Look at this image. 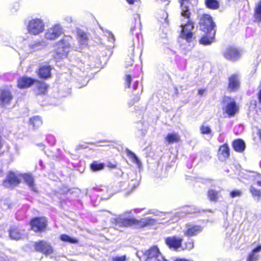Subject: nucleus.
<instances>
[{
	"mask_svg": "<svg viewBox=\"0 0 261 261\" xmlns=\"http://www.w3.org/2000/svg\"><path fill=\"white\" fill-rule=\"evenodd\" d=\"M144 208H134L126 211L120 214L117 217L113 219L112 222L115 223L119 227H129L134 226H139L141 227H150L155 225L157 224V220L154 218L150 217L145 219H137L134 217H130L132 212L138 214L141 213Z\"/></svg>",
	"mask_w": 261,
	"mask_h": 261,
	"instance_id": "nucleus-1",
	"label": "nucleus"
},
{
	"mask_svg": "<svg viewBox=\"0 0 261 261\" xmlns=\"http://www.w3.org/2000/svg\"><path fill=\"white\" fill-rule=\"evenodd\" d=\"M137 255L141 261H167L156 246H153L145 251H139Z\"/></svg>",
	"mask_w": 261,
	"mask_h": 261,
	"instance_id": "nucleus-2",
	"label": "nucleus"
},
{
	"mask_svg": "<svg viewBox=\"0 0 261 261\" xmlns=\"http://www.w3.org/2000/svg\"><path fill=\"white\" fill-rule=\"evenodd\" d=\"M27 30L29 33L33 35H37L43 32L44 23L38 18L30 20L27 24Z\"/></svg>",
	"mask_w": 261,
	"mask_h": 261,
	"instance_id": "nucleus-3",
	"label": "nucleus"
},
{
	"mask_svg": "<svg viewBox=\"0 0 261 261\" xmlns=\"http://www.w3.org/2000/svg\"><path fill=\"white\" fill-rule=\"evenodd\" d=\"M200 29L204 32L216 31V25L213 22L212 17L207 14L202 15L199 20Z\"/></svg>",
	"mask_w": 261,
	"mask_h": 261,
	"instance_id": "nucleus-4",
	"label": "nucleus"
},
{
	"mask_svg": "<svg viewBox=\"0 0 261 261\" xmlns=\"http://www.w3.org/2000/svg\"><path fill=\"white\" fill-rule=\"evenodd\" d=\"M185 18L187 19L186 21V23L182 22L181 24L182 30L180 36L187 42H190L193 36L192 30L194 29V24L190 20V17Z\"/></svg>",
	"mask_w": 261,
	"mask_h": 261,
	"instance_id": "nucleus-5",
	"label": "nucleus"
},
{
	"mask_svg": "<svg viewBox=\"0 0 261 261\" xmlns=\"http://www.w3.org/2000/svg\"><path fill=\"white\" fill-rule=\"evenodd\" d=\"M21 174L10 171L3 181V186L7 188L14 187L20 182Z\"/></svg>",
	"mask_w": 261,
	"mask_h": 261,
	"instance_id": "nucleus-6",
	"label": "nucleus"
},
{
	"mask_svg": "<svg viewBox=\"0 0 261 261\" xmlns=\"http://www.w3.org/2000/svg\"><path fill=\"white\" fill-rule=\"evenodd\" d=\"M70 39L71 38L68 37L62 39L58 43L57 53L60 55L61 57L66 56L69 53L70 48V43L69 42V39Z\"/></svg>",
	"mask_w": 261,
	"mask_h": 261,
	"instance_id": "nucleus-7",
	"label": "nucleus"
},
{
	"mask_svg": "<svg viewBox=\"0 0 261 261\" xmlns=\"http://www.w3.org/2000/svg\"><path fill=\"white\" fill-rule=\"evenodd\" d=\"M224 103L226 104V113L230 116H233L238 112V107L234 99L229 97H226L224 100Z\"/></svg>",
	"mask_w": 261,
	"mask_h": 261,
	"instance_id": "nucleus-8",
	"label": "nucleus"
},
{
	"mask_svg": "<svg viewBox=\"0 0 261 261\" xmlns=\"http://www.w3.org/2000/svg\"><path fill=\"white\" fill-rule=\"evenodd\" d=\"M63 33V29L60 24H55L47 30L45 37L47 39H55Z\"/></svg>",
	"mask_w": 261,
	"mask_h": 261,
	"instance_id": "nucleus-9",
	"label": "nucleus"
},
{
	"mask_svg": "<svg viewBox=\"0 0 261 261\" xmlns=\"http://www.w3.org/2000/svg\"><path fill=\"white\" fill-rule=\"evenodd\" d=\"M34 247L36 251L41 252L45 255L50 254L53 252V249L50 244L44 241L36 242Z\"/></svg>",
	"mask_w": 261,
	"mask_h": 261,
	"instance_id": "nucleus-10",
	"label": "nucleus"
},
{
	"mask_svg": "<svg viewBox=\"0 0 261 261\" xmlns=\"http://www.w3.org/2000/svg\"><path fill=\"white\" fill-rule=\"evenodd\" d=\"M224 58L230 61H236L241 57V53L236 48L229 47L223 53Z\"/></svg>",
	"mask_w": 261,
	"mask_h": 261,
	"instance_id": "nucleus-11",
	"label": "nucleus"
},
{
	"mask_svg": "<svg viewBox=\"0 0 261 261\" xmlns=\"http://www.w3.org/2000/svg\"><path fill=\"white\" fill-rule=\"evenodd\" d=\"M13 99V95L8 89L1 90L0 94V105L5 106L9 104Z\"/></svg>",
	"mask_w": 261,
	"mask_h": 261,
	"instance_id": "nucleus-12",
	"label": "nucleus"
},
{
	"mask_svg": "<svg viewBox=\"0 0 261 261\" xmlns=\"http://www.w3.org/2000/svg\"><path fill=\"white\" fill-rule=\"evenodd\" d=\"M228 90L229 91H237L240 85V78L237 74H232L229 77Z\"/></svg>",
	"mask_w": 261,
	"mask_h": 261,
	"instance_id": "nucleus-13",
	"label": "nucleus"
},
{
	"mask_svg": "<svg viewBox=\"0 0 261 261\" xmlns=\"http://www.w3.org/2000/svg\"><path fill=\"white\" fill-rule=\"evenodd\" d=\"M31 228H45L47 220L45 217H36L30 221Z\"/></svg>",
	"mask_w": 261,
	"mask_h": 261,
	"instance_id": "nucleus-14",
	"label": "nucleus"
},
{
	"mask_svg": "<svg viewBox=\"0 0 261 261\" xmlns=\"http://www.w3.org/2000/svg\"><path fill=\"white\" fill-rule=\"evenodd\" d=\"M181 9V15L185 18H189L190 16V7L191 4L190 0H179Z\"/></svg>",
	"mask_w": 261,
	"mask_h": 261,
	"instance_id": "nucleus-15",
	"label": "nucleus"
},
{
	"mask_svg": "<svg viewBox=\"0 0 261 261\" xmlns=\"http://www.w3.org/2000/svg\"><path fill=\"white\" fill-rule=\"evenodd\" d=\"M182 239L179 237H172L167 238L166 240L167 245L170 247L177 249L181 246Z\"/></svg>",
	"mask_w": 261,
	"mask_h": 261,
	"instance_id": "nucleus-16",
	"label": "nucleus"
},
{
	"mask_svg": "<svg viewBox=\"0 0 261 261\" xmlns=\"http://www.w3.org/2000/svg\"><path fill=\"white\" fill-rule=\"evenodd\" d=\"M36 80L31 77L23 76L20 77L17 81V86L19 88L23 89L30 87L35 83Z\"/></svg>",
	"mask_w": 261,
	"mask_h": 261,
	"instance_id": "nucleus-17",
	"label": "nucleus"
},
{
	"mask_svg": "<svg viewBox=\"0 0 261 261\" xmlns=\"http://www.w3.org/2000/svg\"><path fill=\"white\" fill-rule=\"evenodd\" d=\"M135 25L132 27L130 30V33L132 35L135 34L136 38L139 40L140 36L142 38V35H140L141 29V23L140 22V16L137 14L135 17Z\"/></svg>",
	"mask_w": 261,
	"mask_h": 261,
	"instance_id": "nucleus-18",
	"label": "nucleus"
},
{
	"mask_svg": "<svg viewBox=\"0 0 261 261\" xmlns=\"http://www.w3.org/2000/svg\"><path fill=\"white\" fill-rule=\"evenodd\" d=\"M205 33L206 35L200 39L199 43L204 45H210L214 42L216 31Z\"/></svg>",
	"mask_w": 261,
	"mask_h": 261,
	"instance_id": "nucleus-19",
	"label": "nucleus"
},
{
	"mask_svg": "<svg viewBox=\"0 0 261 261\" xmlns=\"http://www.w3.org/2000/svg\"><path fill=\"white\" fill-rule=\"evenodd\" d=\"M21 177L23 178L25 182L28 185V186L32 191L37 192V189L34 182V177L32 174H21Z\"/></svg>",
	"mask_w": 261,
	"mask_h": 261,
	"instance_id": "nucleus-20",
	"label": "nucleus"
},
{
	"mask_svg": "<svg viewBox=\"0 0 261 261\" xmlns=\"http://www.w3.org/2000/svg\"><path fill=\"white\" fill-rule=\"evenodd\" d=\"M165 141L169 144L177 143L180 141V136L177 133H169L165 138Z\"/></svg>",
	"mask_w": 261,
	"mask_h": 261,
	"instance_id": "nucleus-21",
	"label": "nucleus"
},
{
	"mask_svg": "<svg viewBox=\"0 0 261 261\" xmlns=\"http://www.w3.org/2000/svg\"><path fill=\"white\" fill-rule=\"evenodd\" d=\"M51 68L49 66L44 65L39 70V74L41 78L46 79L50 76Z\"/></svg>",
	"mask_w": 261,
	"mask_h": 261,
	"instance_id": "nucleus-22",
	"label": "nucleus"
},
{
	"mask_svg": "<svg viewBox=\"0 0 261 261\" xmlns=\"http://www.w3.org/2000/svg\"><path fill=\"white\" fill-rule=\"evenodd\" d=\"M232 146L234 150L240 152H243L245 148V144L241 139L234 140L233 142Z\"/></svg>",
	"mask_w": 261,
	"mask_h": 261,
	"instance_id": "nucleus-23",
	"label": "nucleus"
},
{
	"mask_svg": "<svg viewBox=\"0 0 261 261\" xmlns=\"http://www.w3.org/2000/svg\"><path fill=\"white\" fill-rule=\"evenodd\" d=\"M254 18L255 21H261V0L258 2L254 8Z\"/></svg>",
	"mask_w": 261,
	"mask_h": 261,
	"instance_id": "nucleus-24",
	"label": "nucleus"
},
{
	"mask_svg": "<svg viewBox=\"0 0 261 261\" xmlns=\"http://www.w3.org/2000/svg\"><path fill=\"white\" fill-rule=\"evenodd\" d=\"M261 251V245H259L254 248L251 252L248 255L247 261H255L258 258V255L257 254Z\"/></svg>",
	"mask_w": 261,
	"mask_h": 261,
	"instance_id": "nucleus-25",
	"label": "nucleus"
},
{
	"mask_svg": "<svg viewBox=\"0 0 261 261\" xmlns=\"http://www.w3.org/2000/svg\"><path fill=\"white\" fill-rule=\"evenodd\" d=\"M219 154L220 155V158H221V156H222V160L228 158L229 156V149L228 146L225 144L220 146L219 149Z\"/></svg>",
	"mask_w": 261,
	"mask_h": 261,
	"instance_id": "nucleus-26",
	"label": "nucleus"
},
{
	"mask_svg": "<svg viewBox=\"0 0 261 261\" xmlns=\"http://www.w3.org/2000/svg\"><path fill=\"white\" fill-rule=\"evenodd\" d=\"M29 123L33 128H37L42 125V121L40 117L34 116L30 119Z\"/></svg>",
	"mask_w": 261,
	"mask_h": 261,
	"instance_id": "nucleus-27",
	"label": "nucleus"
},
{
	"mask_svg": "<svg viewBox=\"0 0 261 261\" xmlns=\"http://www.w3.org/2000/svg\"><path fill=\"white\" fill-rule=\"evenodd\" d=\"M23 229H10L9 231L10 237L14 240H19L22 238L23 234L21 232Z\"/></svg>",
	"mask_w": 261,
	"mask_h": 261,
	"instance_id": "nucleus-28",
	"label": "nucleus"
},
{
	"mask_svg": "<svg viewBox=\"0 0 261 261\" xmlns=\"http://www.w3.org/2000/svg\"><path fill=\"white\" fill-rule=\"evenodd\" d=\"M253 139L257 144H261V129L258 127L253 128Z\"/></svg>",
	"mask_w": 261,
	"mask_h": 261,
	"instance_id": "nucleus-29",
	"label": "nucleus"
},
{
	"mask_svg": "<svg viewBox=\"0 0 261 261\" xmlns=\"http://www.w3.org/2000/svg\"><path fill=\"white\" fill-rule=\"evenodd\" d=\"M105 164L98 161H94L90 164V169L93 172L102 170L105 168Z\"/></svg>",
	"mask_w": 261,
	"mask_h": 261,
	"instance_id": "nucleus-30",
	"label": "nucleus"
},
{
	"mask_svg": "<svg viewBox=\"0 0 261 261\" xmlns=\"http://www.w3.org/2000/svg\"><path fill=\"white\" fill-rule=\"evenodd\" d=\"M205 5L211 9H217L219 7V3L217 0H205Z\"/></svg>",
	"mask_w": 261,
	"mask_h": 261,
	"instance_id": "nucleus-31",
	"label": "nucleus"
},
{
	"mask_svg": "<svg viewBox=\"0 0 261 261\" xmlns=\"http://www.w3.org/2000/svg\"><path fill=\"white\" fill-rule=\"evenodd\" d=\"M36 86L38 89V94H44L48 88L47 85L43 82H39L36 80Z\"/></svg>",
	"mask_w": 261,
	"mask_h": 261,
	"instance_id": "nucleus-32",
	"label": "nucleus"
},
{
	"mask_svg": "<svg viewBox=\"0 0 261 261\" xmlns=\"http://www.w3.org/2000/svg\"><path fill=\"white\" fill-rule=\"evenodd\" d=\"M78 39L80 44L82 45H85L87 44V34L82 31H79L77 34Z\"/></svg>",
	"mask_w": 261,
	"mask_h": 261,
	"instance_id": "nucleus-33",
	"label": "nucleus"
},
{
	"mask_svg": "<svg viewBox=\"0 0 261 261\" xmlns=\"http://www.w3.org/2000/svg\"><path fill=\"white\" fill-rule=\"evenodd\" d=\"M60 239L63 242H68L71 244H75L77 243V240L76 239L71 238L66 234L61 235Z\"/></svg>",
	"mask_w": 261,
	"mask_h": 261,
	"instance_id": "nucleus-34",
	"label": "nucleus"
},
{
	"mask_svg": "<svg viewBox=\"0 0 261 261\" xmlns=\"http://www.w3.org/2000/svg\"><path fill=\"white\" fill-rule=\"evenodd\" d=\"M125 152L127 155L132 160L134 163L137 164H140V161L134 153L132 152L128 149H126Z\"/></svg>",
	"mask_w": 261,
	"mask_h": 261,
	"instance_id": "nucleus-35",
	"label": "nucleus"
},
{
	"mask_svg": "<svg viewBox=\"0 0 261 261\" xmlns=\"http://www.w3.org/2000/svg\"><path fill=\"white\" fill-rule=\"evenodd\" d=\"M250 191L254 198H255L257 201L259 200L261 195L260 191L256 189L253 186H251Z\"/></svg>",
	"mask_w": 261,
	"mask_h": 261,
	"instance_id": "nucleus-36",
	"label": "nucleus"
},
{
	"mask_svg": "<svg viewBox=\"0 0 261 261\" xmlns=\"http://www.w3.org/2000/svg\"><path fill=\"white\" fill-rule=\"evenodd\" d=\"M208 197L210 200L216 201L218 198V193L213 190H211L208 192Z\"/></svg>",
	"mask_w": 261,
	"mask_h": 261,
	"instance_id": "nucleus-37",
	"label": "nucleus"
},
{
	"mask_svg": "<svg viewBox=\"0 0 261 261\" xmlns=\"http://www.w3.org/2000/svg\"><path fill=\"white\" fill-rule=\"evenodd\" d=\"M200 231V229H187L184 234L188 237H192L197 235Z\"/></svg>",
	"mask_w": 261,
	"mask_h": 261,
	"instance_id": "nucleus-38",
	"label": "nucleus"
},
{
	"mask_svg": "<svg viewBox=\"0 0 261 261\" xmlns=\"http://www.w3.org/2000/svg\"><path fill=\"white\" fill-rule=\"evenodd\" d=\"M186 212L190 213H195V212H192L189 210V208H184L183 210L176 214L175 217H177L178 218L184 217L186 215Z\"/></svg>",
	"mask_w": 261,
	"mask_h": 261,
	"instance_id": "nucleus-39",
	"label": "nucleus"
},
{
	"mask_svg": "<svg viewBox=\"0 0 261 261\" xmlns=\"http://www.w3.org/2000/svg\"><path fill=\"white\" fill-rule=\"evenodd\" d=\"M200 131L202 134H210L211 133V129L208 126L202 125L200 127Z\"/></svg>",
	"mask_w": 261,
	"mask_h": 261,
	"instance_id": "nucleus-40",
	"label": "nucleus"
},
{
	"mask_svg": "<svg viewBox=\"0 0 261 261\" xmlns=\"http://www.w3.org/2000/svg\"><path fill=\"white\" fill-rule=\"evenodd\" d=\"M105 35L107 36L109 41L113 43L115 41V38L113 34L110 31H106Z\"/></svg>",
	"mask_w": 261,
	"mask_h": 261,
	"instance_id": "nucleus-41",
	"label": "nucleus"
},
{
	"mask_svg": "<svg viewBox=\"0 0 261 261\" xmlns=\"http://www.w3.org/2000/svg\"><path fill=\"white\" fill-rule=\"evenodd\" d=\"M132 81V77L130 75H126L125 77V87L129 88Z\"/></svg>",
	"mask_w": 261,
	"mask_h": 261,
	"instance_id": "nucleus-42",
	"label": "nucleus"
},
{
	"mask_svg": "<svg viewBox=\"0 0 261 261\" xmlns=\"http://www.w3.org/2000/svg\"><path fill=\"white\" fill-rule=\"evenodd\" d=\"M139 185V181L136 179H133L130 181V182L128 186L130 188H132V190L135 189L137 188Z\"/></svg>",
	"mask_w": 261,
	"mask_h": 261,
	"instance_id": "nucleus-43",
	"label": "nucleus"
},
{
	"mask_svg": "<svg viewBox=\"0 0 261 261\" xmlns=\"http://www.w3.org/2000/svg\"><path fill=\"white\" fill-rule=\"evenodd\" d=\"M241 192L238 190L232 191L230 192V196L232 198H234L236 197H239L241 195Z\"/></svg>",
	"mask_w": 261,
	"mask_h": 261,
	"instance_id": "nucleus-44",
	"label": "nucleus"
},
{
	"mask_svg": "<svg viewBox=\"0 0 261 261\" xmlns=\"http://www.w3.org/2000/svg\"><path fill=\"white\" fill-rule=\"evenodd\" d=\"M126 256L125 255L121 256H116L113 257L112 259V261H125Z\"/></svg>",
	"mask_w": 261,
	"mask_h": 261,
	"instance_id": "nucleus-45",
	"label": "nucleus"
},
{
	"mask_svg": "<svg viewBox=\"0 0 261 261\" xmlns=\"http://www.w3.org/2000/svg\"><path fill=\"white\" fill-rule=\"evenodd\" d=\"M139 99H140L139 96L138 95H136V96L134 97V98L133 99V100H131V101H129V102H128V105H129V106H133V105L134 104V103H135V102L139 101Z\"/></svg>",
	"mask_w": 261,
	"mask_h": 261,
	"instance_id": "nucleus-46",
	"label": "nucleus"
},
{
	"mask_svg": "<svg viewBox=\"0 0 261 261\" xmlns=\"http://www.w3.org/2000/svg\"><path fill=\"white\" fill-rule=\"evenodd\" d=\"M258 91L257 93V98L260 103H261V86L259 87Z\"/></svg>",
	"mask_w": 261,
	"mask_h": 261,
	"instance_id": "nucleus-47",
	"label": "nucleus"
},
{
	"mask_svg": "<svg viewBox=\"0 0 261 261\" xmlns=\"http://www.w3.org/2000/svg\"><path fill=\"white\" fill-rule=\"evenodd\" d=\"M194 247V244L192 242H189L187 245H186V248L188 250H191Z\"/></svg>",
	"mask_w": 261,
	"mask_h": 261,
	"instance_id": "nucleus-48",
	"label": "nucleus"
},
{
	"mask_svg": "<svg viewBox=\"0 0 261 261\" xmlns=\"http://www.w3.org/2000/svg\"><path fill=\"white\" fill-rule=\"evenodd\" d=\"M64 19L65 21H66L68 23H71L72 21V18L70 16L65 17Z\"/></svg>",
	"mask_w": 261,
	"mask_h": 261,
	"instance_id": "nucleus-49",
	"label": "nucleus"
},
{
	"mask_svg": "<svg viewBox=\"0 0 261 261\" xmlns=\"http://www.w3.org/2000/svg\"><path fill=\"white\" fill-rule=\"evenodd\" d=\"M116 165L115 164H114L112 163H108V167L110 168H115L116 167Z\"/></svg>",
	"mask_w": 261,
	"mask_h": 261,
	"instance_id": "nucleus-50",
	"label": "nucleus"
},
{
	"mask_svg": "<svg viewBox=\"0 0 261 261\" xmlns=\"http://www.w3.org/2000/svg\"><path fill=\"white\" fill-rule=\"evenodd\" d=\"M138 84H139V82L138 81H135L134 84H133V89L134 90H136L138 86Z\"/></svg>",
	"mask_w": 261,
	"mask_h": 261,
	"instance_id": "nucleus-51",
	"label": "nucleus"
},
{
	"mask_svg": "<svg viewBox=\"0 0 261 261\" xmlns=\"http://www.w3.org/2000/svg\"><path fill=\"white\" fill-rule=\"evenodd\" d=\"M204 89H200L198 91V94H199L200 95H202L204 94Z\"/></svg>",
	"mask_w": 261,
	"mask_h": 261,
	"instance_id": "nucleus-52",
	"label": "nucleus"
},
{
	"mask_svg": "<svg viewBox=\"0 0 261 261\" xmlns=\"http://www.w3.org/2000/svg\"><path fill=\"white\" fill-rule=\"evenodd\" d=\"M174 261H193V260H187V259H180V258H178V259H176Z\"/></svg>",
	"mask_w": 261,
	"mask_h": 261,
	"instance_id": "nucleus-53",
	"label": "nucleus"
},
{
	"mask_svg": "<svg viewBox=\"0 0 261 261\" xmlns=\"http://www.w3.org/2000/svg\"><path fill=\"white\" fill-rule=\"evenodd\" d=\"M191 228V229H193V228H200L199 227H198V226H193V225H189V228Z\"/></svg>",
	"mask_w": 261,
	"mask_h": 261,
	"instance_id": "nucleus-54",
	"label": "nucleus"
},
{
	"mask_svg": "<svg viewBox=\"0 0 261 261\" xmlns=\"http://www.w3.org/2000/svg\"><path fill=\"white\" fill-rule=\"evenodd\" d=\"M136 0H126L129 4H133Z\"/></svg>",
	"mask_w": 261,
	"mask_h": 261,
	"instance_id": "nucleus-55",
	"label": "nucleus"
},
{
	"mask_svg": "<svg viewBox=\"0 0 261 261\" xmlns=\"http://www.w3.org/2000/svg\"><path fill=\"white\" fill-rule=\"evenodd\" d=\"M118 174L122 175V172L121 170H118V172L117 173Z\"/></svg>",
	"mask_w": 261,
	"mask_h": 261,
	"instance_id": "nucleus-56",
	"label": "nucleus"
},
{
	"mask_svg": "<svg viewBox=\"0 0 261 261\" xmlns=\"http://www.w3.org/2000/svg\"><path fill=\"white\" fill-rule=\"evenodd\" d=\"M162 2L165 3V2H169L170 0H161ZM168 3H167L168 4Z\"/></svg>",
	"mask_w": 261,
	"mask_h": 261,
	"instance_id": "nucleus-57",
	"label": "nucleus"
},
{
	"mask_svg": "<svg viewBox=\"0 0 261 261\" xmlns=\"http://www.w3.org/2000/svg\"><path fill=\"white\" fill-rule=\"evenodd\" d=\"M257 186L261 187V181H257Z\"/></svg>",
	"mask_w": 261,
	"mask_h": 261,
	"instance_id": "nucleus-58",
	"label": "nucleus"
},
{
	"mask_svg": "<svg viewBox=\"0 0 261 261\" xmlns=\"http://www.w3.org/2000/svg\"><path fill=\"white\" fill-rule=\"evenodd\" d=\"M2 146V142H1V136H0V149Z\"/></svg>",
	"mask_w": 261,
	"mask_h": 261,
	"instance_id": "nucleus-59",
	"label": "nucleus"
},
{
	"mask_svg": "<svg viewBox=\"0 0 261 261\" xmlns=\"http://www.w3.org/2000/svg\"><path fill=\"white\" fill-rule=\"evenodd\" d=\"M3 173V171L1 169H0V175Z\"/></svg>",
	"mask_w": 261,
	"mask_h": 261,
	"instance_id": "nucleus-60",
	"label": "nucleus"
},
{
	"mask_svg": "<svg viewBox=\"0 0 261 261\" xmlns=\"http://www.w3.org/2000/svg\"><path fill=\"white\" fill-rule=\"evenodd\" d=\"M41 230V229H37V231H35V232H39Z\"/></svg>",
	"mask_w": 261,
	"mask_h": 261,
	"instance_id": "nucleus-61",
	"label": "nucleus"
},
{
	"mask_svg": "<svg viewBox=\"0 0 261 261\" xmlns=\"http://www.w3.org/2000/svg\"><path fill=\"white\" fill-rule=\"evenodd\" d=\"M39 45H40L39 43H37V44H35L34 46H38Z\"/></svg>",
	"mask_w": 261,
	"mask_h": 261,
	"instance_id": "nucleus-62",
	"label": "nucleus"
},
{
	"mask_svg": "<svg viewBox=\"0 0 261 261\" xmlns=\"http://www.w3.org/2000/svg\"><path fill=\"white\" fill-rule=\"evenodd\" d=\"M176 218H177V217H175V216H174V219H175V221H177V219H176Z\"/></svg>",
	"mask_w": 261,
	"mask_h": 261,
	"instance_id": "nucleus-63",
	"label": "nucleus"
}]
</instances>
